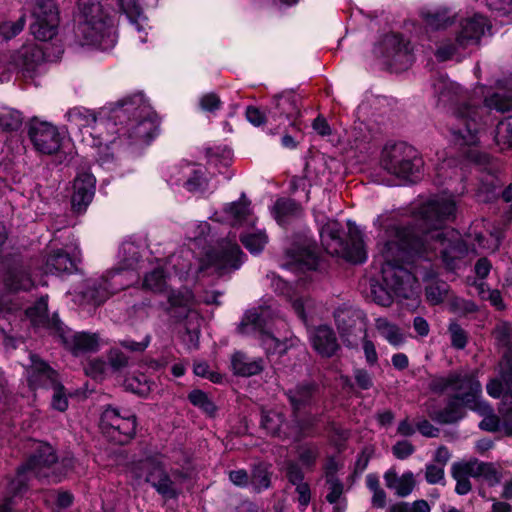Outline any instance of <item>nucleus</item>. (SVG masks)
I'll return each mask as SVG.
<instances>
[{"instance_id": "obj_29", "label": "nucleus", "mask_w": 512, "mask_h": 512, "mask_svg": "<svg viewBox=\"0 0 512 512\" xmlns=\"http://www.w3.org/2000/svg\"><path fill=\"white\" fill-rule=\"evenodd\" d=\"M313 348L323 357H331L339 349V344L334 331L322 325L315 328L310 334Z\"/></svg>"}, {"instance_id": "obj_43", "label": "nucleus", "mask_w": 512, "mask_h": 512, "mask_svg": "<svg viewBox=\"0 0 512 512\" xmlns=\"http://www.w3.org/2000/svg\"><path fill=\"white\" fill-rule=\"evenodd\" d=\"M449 295V285L438 279L430 281L425 287L426 300L431 305L444 302Z\"/></svg>"}, {"instance_id": "obj_17", "label": "nucleus", "mask_w": 512, "mask_h": 512, "mask_svg": "<svg viewBox=\"0 0 512 512\" xmlns=\"http://www.w3.org/2000/svg\"><path fill=\"white\" fill-rule=\"evenodd\" d=\"M29 137L35 149L42 154H54L59 151L62 144V136L58 128L37 118L32 119L30 123Z\"/></svg>"}, {"instance_id": "obj_15", "label": "nucleus", "mask_w": 512, "mask_h": 512, "mask_svg": "<svg viewBox=\"0 0 512 512\" xmlns=\"http://www.w3.org/2000/svg\"><path fill=\"white\" fill-rule=\"evenodd\" d=\"M31 32L40 41L51 40L57 34L59 11L54 0H37L32 9Z\"/></svg>"}, {"instance_id": "obj_53", "label": "nucleus", "mask_w": 512, "mask_h": 512, "mask_svg": "<svg viewBox=\"0 0 512 512\" xmlns=\"http://www.w3.org/2000/svg\"><path fill=\"white\" fill-rule=\"evenodd\" d=\"M47 310V297H41L35 306L28 308L25 313L34 325H39L46 319Z\"/></svg>"}, {"instance_id": "obj_4", "label": "nucleus", "mask_w": 512, "mask_h": 512, "mask_svg": "<svg viewBox=\"0 0 512 512\" xmlns=\"http://www.w3.org/2000/svg\"><path fill=\"white\" fill-rule=\"evenodd\" d=\"M505 88L502 87L501 91L485 97L483 107L475 108L461 103L452 108L448 126L454 142L460 145H476L481 123L485 122L484 112L496 110L503 113L512 110V83L508 92L504 91Z\"/></svg>"}, {"instance_id": "obj_26", "label": "nucleus", "mask_w": 512, "mask_h": 512, "mask_svg": "<svg viewBox=\"0 0 512 512\" xmlns=\"http://www.w3.org/2000/svg\"><path fill=\"white\" fill-rule=\"evenodd\" d=\"M65 346L74 354L95 352L99 349L100 342L96 334L86 332H73L69 329H61L60 334Z\"/></svg>"}, {"instance_id": "obj_37", "label": "nucleus", "mask_w": 512, "mask_h": 512, "mask_svg": "<svg viewBox=\"0 0 512 512\" xmlns=\"http://www.w3.org/2000/svg\"><path fill=\"white\" fill-rule=\"evenodd\" d=\"M474 478H482L489 486H495L501 481V474L492 463L481 462L478 459L467 461Z\"/></svg>"}, {"instance_id": "obj_31", "label": "nucleus", "mask_w": 512, "mask_h": 512, "mask_svg": "<svg viewBox=\"0 0 512 512\" xmlns=\"http://www.w3.org/2000/svg\"><path fill=\"white\" fill-rule=\"evenodd\" d=\"M121 11L127 16L131 25L139 33L142 43L146 42V28L148 27L147 17L143 14L138 0H118Z\"/></svg>"}, {"instance_id": "obj_28", "label": "nucleus", "mask_w": 512, "mask_h": 512, "mask_svg": "<svg viewBox=\"0 0 512 512\" xmlns=\"http://www.w3.org/2000/svg\"><path fill=\"white\" fill-rule=\"evenodd\" d=\"M377 49L383 57L389 59L390 65L398 61L405 62L406 64L411 62L408 49L403 43L402 38L397 34L386 35Z\"/></svg>"}, {"instance_id": "obj_34", "label": "nucleus", "mask_w": 512, "mask_h": 512, "mask_svg": "<svg viewBox=\"0 0 512 512\" xmlns=\"http://www.w3.org/2000/svg\"><path fill=\"white\" fill-rule=\"evenodd\" d=\"M385 485L399 497L408 496L414 489L415 479L411 471L399 476L394 470H388L384 475Z\"/></svg>"}, {"instance_id": "obj_39", "label": "nucleus", "mask_w": 512, "mask_h": 512, "mask_svg": "<svg viewBox=\"0 0 512 512\" xmlns=\"http://www.w3.org/2000/svg\"><path fill=\"white\" fill-rule=\"evenodd\" d=\"M272 214L278 224L284 225L288 223L291 218L299 216L301 214V208L291 199H279L272 208Z\"/></svg>"}, {"instance_id": "obj_7", "label": "nucleus", "mask_w": 512, "mask_h": 512, "mask_svg": "<svg viewBox=\"0 0 512 512\" xmlns=\"http://www.w3.org/2000/svg\"><path fill=\"white\" fill-rule=\"evenodd\" d=\"M122 250L129 252L132 257L125 260L123 267L109 271L100 278L87 280L83 293L87 301L94 305H101L114 293L125 289L136 281L137 274L133 271L138 262L136 247L133 244H125L122 246Z\"/></svg>"}, {"instance_id": "obj_3", "label": "nucleus", "mask_w": 512, "mask_h": 512, "mask_svg": "<svg viewBox=\"0 0 512 512\" xmlns=\"http://www.w3.org/2000/svg\"><path fill=\"white\" fill-rule=\"evenodd\" d=\"M430 387L436 392H453L448 404L438 416L443 423L460 420L464 416L463 407L477 413L488 411V403L482 399V385L473 374L454 372L436 377L431 381Z\"/></svg>"}, {"instance_id": "obj_30", "label": "nucleus", "mask_w": 512, "mask_h": 512, "mask_svg": "<svg viewBox=\"0 0 512 512\" xmlns=\"http://www.w3.org/2000/svg\"><path fill=\"white\" fill-rule=\"evenodd\" d=\"M342 226L335 220H328L320 229L321 243L330 255L340 254L344 249L341 238Z\"/></svg>"}, {"instance_id": "obj_60", "label": "nucleus", "mask_w": 512, "mask_h": 512, "mask_svg": "<svg viewBox=\"0 0 512 512\" xmlns=\"http://www.w3.org/2000/svg\"><path fill=\"white\" fill-rule=\"evenodd\" d=\"M327 483L329 485V492L326 495V499L329 503L334 504L340 499L343 493V484L333 475H328Z\"/></svg>"}, {"instance_id": "obj_13", "label": "nucleus", "mask_w": 512, "mask_h": 512, "mask_svg": "<svg viewBox=\"0 0 512 512\" xmlns=\"http://www.w3.org/2000/svg\"><path fill=\"white\" fill-rule=\"evenodd\" d=\"M335 321L340 335L347 343V346H356V339H351L350 337L354 333L360 334L366 362L370 366H374L378 362V354L374 343L367 338V330L362 318L349 309H338L335 312Z\"/></svg>"}, {"instance_id": "obj_5", "label": "nucleus", "mask_w": 512, "mask_h": 512, "mask_svg": "<svg viewBox=\"0 0 512 512\" xmlns=\"http://www.w3.org/2000/svg\"><path fill=\"white\" fill-rule=\"evenodd\" d=\"M65 117L76 127L87 128L88 136H84V141L96 149L98 163L109 168L114 162V153H109L110 144L116 143V139L111 137V131L116 127L112 109L109 112L103 109L97 116L86 108L74 107L67 111Z\"/></svg>"}, {"instance_id": "obj_45", "label": "nucleus", "mask_w": 512, "mask_h": 512, "mask_svg": "<svg viewBox=\"0 0 512 512\" xmlns=\"http://www.w3.org/2000/svg\"><path fill=\"white\" fill-rule=\"evenodd\" d=\"M169 285L170 284H168L167 276L160 268H157L151 273L147 274L143 282L144 288L154 293L167 292Z\"/></svg>"}, {"instance_id": "obj_35", "label": "nucleus", "mask_w": 512, "mask_h": 512, "mask_svg": "<svg viewBox=\"0 0 512 512\" xmlns=\"http://www.w3.org/2000/svg\"><path fill=\"white\" fill-rule=\"evenodd\" d=\"M75 269V258L61 249L54 250L48 255L44 267L45 273L51 274L72 273Z\"/></svg>"}, {"instance_id": "obj_11", "label": "nucleus", "mask_w": 512, "mask_h": 512, "mask_svg": "<svg viewBox=\"0 0 512 512\" xmlns=\"http://www.w3.org/2000/svg\"><path fill=\"white\" fill-rule=\"evenodd\" d=\"M271 316L269 308H253L248 310L238 326L243 335H257L267 354H283L288 348L297 344V338H286L281 341L267 330L268 319Z\"/></svg>"}, {"instance_id": "obj_54", "label": "nucleus", "mask_w": 512, "mask_h": 512, "mask_svg": "<svg viewBox=\"0 0 512 512\" xmlns=\"http://www.w3.org/2000/svg\"><path fill=\"white\" fill-rule=\"evenodd\" d=\"M448 332L451 338V345L455 349H464L467 345L468 336L466 331L456 322H451L448 326Z\"/></svg>"}, {"instance_id": "obj_51", "label": "nucleus", "mask_w": 512, "mask_h": 512, "mask_svg": "<svg viewBox=\"0 0 512 512\" xmlns=\"http://www.w3.org/2000/svg\"><path fill=\"white\" fill-rule=\"evenodd\" d=\"M188 399L194 406L209 415H213L216 410L214 403L209 399L207 394L201 390H193L190 392Z\"/></svg>"}, {"instance_id": "obj_27", "label": "nucleus", "mask_w": 512, "mask_h": 512, "mask_svg": "<svg viewBox=\"0 0 512 512\" xmlns=\"http://www.w3.org/2000/svg\"><path fill=\"white\" fill-rule=\"evenodd\" d=\"M44 59L42 48L34 43L22 46L13 56L14 64L28 76H32L41 67Z\"/></svg>"}, {"instance_id": "obj_62", "label": "nucleus", "mask_w": 512, "mask_h": 512, "mask_svg": "<svg viewBox=\"0 0 512 512\" xmlns=\"http://www.w3.org/2000/svg\"><path fill=\"white\" fill-rule=\"evenodd\" d=\"M511 332L512 329L509 324L500 323L495 327L493 335L500 346L507 347L510 344Z\"/></svg>"}, {"instance_id": "obj_47", "label": "nucleus", "mask_w": 512, "mask_h": 512, "mask_svg": "<svg viewBox=\"0 0 512 512\" xmlns=\"http://www.w3.org/2000/svg\"><path fill=\"white\" fill-rule=\"evenodd\" d=\"M123 385L127 391L139 396H146L151 390V383L143 374L127 377Z\"/></svg>"}, {"instance_id": "obj_63", "label": "nucleus", "mask_w": 512, "mask_h": 512, "mask_svg": "<svg viewBox=\"0 0 512 512\" xmlns=\"http://www.w3.org/2000/svg\"><path fill=\"white\" fill-rule=\"evenodd\" d=\"M295 487L297 493V502L300 509L304 511L308 507L311 500L310 486L308 483L302 482L295 485Z\"/></svg>"}, {"instance_id": "obj_22", "label": "nucleus", "mask_w": 512, "mask_h": 512, "mask_svg": "<svg viewBox=\"0 0 512 512\" xmlns=\"http://www.w3.org/2000/svg\"><path fill=\"white\" fill-rule=\"evenodd\" d=\"M209 263L220 272L238 269L245 258L238 244L231 240H223L219 249L208 255Z\"/></svg>"}, {"instance_id": "obj_33", "label": "nucleus", "mask_w": 512, "mask_h": 512, "mask_svg": "<svg viewBox=\"0 0 512 512\" xmlns=\"http://www.w3.org/2000/svg\"><path fill=\"white\" fill-rule=\"evenodd\" d=\"M231 367L236 375L250 377L259 374L264 363L261 358H251L242 352H235L231 358Z\"/></svg>"}, {"instance_id": "obj_58", "label": "nucleus", "mask_w": 512, "mask_h": 512, "mask_svg": "<svg viewBox=\"0 0 512 512\" xmlns=\"http://www.w3.org/2000/svg\"><path fill=\"white\" fill-rule=\"evenodd\" d=\"M107 371V364L101 359H93L85 366V373L96 380L104 378Z\"/></svg>"}, {"instance_id": "obj_12", "label": "nucleus", "mask_w": 512, "mask_h": 512, "mask_svg": "<svg viewBox=\"0 0 512 512\" xmlns=\"http://www.w3.org/2000/svg\"><path fill=\"white\" fill-rule=\"evenodd\" d=\"M486 29H489L487 20L481 15L463 19L456 31L455 40L444 42L438 47L436 51L437 58L445 61L460 50L478 45Z\"/></svg>"}, {"instance_id": "obj_32", "label": "nucleus", "mask_w": 512, "mask_h": 512, "mask_svg": "<svg viewBox=\"0 0 512 512\" xmlns=\"http://www.w3.org/2000/svg\"><path fill=\"white\" fill-rule=\"evenodd\" d=\"M336 255L353 263H362L366 260L367 254L363 235L357 227L349 228V242L344 243L343 251Z\"/></svg>"}, {"instance_id": "obj_42", "label": "nucleus", "mask_w": 512, "mask_h": 512, "mask_svg": "<svg viewBox=\"0 0 512 512\" xmlns=\"http://www.w3.org/2000/svg\"><path fill=\"white\" fill-rule=\"evenodd\" d=\"M5 286L11 291L29 290L34 286V282L29 277L26 270L19 268L11 270L5 278Z\"/></svg>"}, {"instance_id": "obj_49", "label": "nucleus", "mask_w": 512, "mask_h": 512, "mask_svg": "<svg viewBox=\"0 0 512 512\" xmlns=\"http://www.w3.org/2000/svg\"><path fill=\"white\" fill-rule=\"evenodd\" d=\"M250 484L256 492L265 490L270 486V473L265 465L260 464L254 467Z\"/></svg>"}, {"instance_id": "obj_50", "label": "nucleus", "mask_w": 512, "mask_h": 512, "mask_svg": "<svg viewBox=\"0 0 512 512\" xmlns=\"http://www.w3.org/2000/svg\"><path fill=\"white\" fill-rule=\"evenodd\" d=\"M298 459L307 469H311L319 456V448L315 444L306 443L298 447Z\"/></svg>"}, {"instance_id": "obj_14", "label": "nucleus", "mask_w": 512, "mask_h": 512, "mask_svg": "<svg viewBox=\"0 0 512 512\" xmlns=\"http://www.w3.org/2000/svg\"><path fill=\"white\" fill-rule=\"evenodd\" d=\"M486 390L489 396L502 398L498 411L505 433L512 436V366L508 364L507 370L501 371L500 378L491 379Z\"/></svg>"}, {"instance_id": "obj_2", "label": "nucleus", "mask_w": 512, "mask_h": 512, "mask_svg": "<svg viewBox=\"0 0 512 512\" xmlns=\"http://www.w3.org/2000/svg\"><path fill=\"white\" fill-rule=\"evenodd\" d=\"M112 113L116 127L111 131V137L116 139V143L110 144L109 153H114V159L119 156L124 146L153 137L155 122L142 95L118 101L112 108Z\"/></svg>"}, {"instance_id": "obj_1", "label": "nucleus", "mask_w": 512, "mask_h": 512, "mask_svg": "<svg viewBox=\"0 0 512 512\" xmlns=\"http://www.w3.org/2000/svg\"><path fill=\"white\" fill-rule=\"evenodd\" d=\"M456 205L451 197L437 196L418 210L417 230L390 226L380 235L378 249L383 258L381 267L385 287L372 286L373 299L381 306H389L393 294L408 298L414 291L416 276L404 267L415 257L432 260L441 256L451 261L468 252L467 243L458 231L443 225L455 217Z\"/></svg>"}, {"instance_id": "obj_52", "label": "nucleus", "mask_w": 512, "mask_h": 512, "mask_svg": "<svg viewBox=\"0 0 512 512\" xmlns=\"http://www.w3.org/2000/svg\"><path fill=\"white\" fill-rule=\"evenodd\" d=\"M501 233L495 232L490 233L489 238H485L482 234L476 233L475 234V241L476 244H473V250L477 252V248L488 250V251H495L498 249L500 243H501Z\"/></svg>"}, {"instance_id": "obj_48", "label": "nucleus", "mask_w": 512, "mask_h": 512, "mask_svg": "<svg viewBox=\"0 0 512 512\" xmlns=\"http://www.w3.org/2000/svg\"><path fill=\"white\" fill-rule=\"evenodd\" d=\"M423 19L426 29L432 31L444 29L451 23V18L445 11L423 13Z\"/></svg>"}, {"instance_id": "obj_64", "label": "nucleus", "mask_w": 512, "mask_h": 512, "mask_svg": "<svg viewBox=\"0 0 512 512\" xmlns=\"http://www.w3.org/2000/svg\"><path fill=\"white\" fill-rule=\"evenodd\" d=\"M354 379L357 386L362 390H368L373 386L372 374L363 368L354 370Z\"/></svg>"}, {"instance_id": "obj_40", "label": "nucleus", "mask_w": 512, "mask_h": 512, "mask_svg": "<svg viewBox=\"0 0 512 512\" xmlns=\"http://www.w3.org/2000/svg\"><path fill=\"white\" fill-rule=\"evenodd\" d=\"M375 327L379 334L392 346L399 347L405 342V335L401 329L394 323L385 318H377Z\"/></svg>"}, {"instance_id": "obj_36", "label": "nucleus", "mask_w": 512, "mask_h": 512, "mask_svg": "<svg viewBox=\"0 0 512 512\" xmlns=\"http://www.w3.org/2000/svg\"><path fill=\"white\" fill-rule=\"evenodd\" d=\"M318 265V256L311 247L298 248L292 251L291 262L289 267L294 271H311L315 270Z\"/></svg>"}, {"instance_id": "obj_21", "label": "nucleus", "mask_w": 512, "mask_h": 512, "mask_svg": "<svg viewBox=\"0 0 512 512\" xmlns=\"http://www.w3.org/2000/svg\"><path fill=\"white\" fill-rule=\"evenodd\" d=\"M211 219L220 223H229L233 226L254 224L250 201L244 193L241 194L238 201L226 204L221 211H215Z\"/></svg>"}, {"instance_id": "obj_25", "label": "nucleus", "mask_w": 512, "mask_h": 512, "mask_svg": "<svg viewBox=\"0 0 512 512\" xmlns=\"http://www.w3.org/2000/svg\"><path fill=\"white\" fill-rule=\"evenodd\" d=\"M299 101L300 97L294 92H283L274 96L269 108V118L284 116L292 126H296V119L300 115Z\"/></svg>"}, {"instance_id": "obj_46", "label": "nucleus", "mask_w": 512, "mask_h": 512, "mask_svg": "<svg viewBox=\"0 0 512 512\" xmlns=\"http://www.w3.org/2000/svg\"><path fill=\"white\" fill-rule=\"evenodd\" d=\"M495 142L502 150L512 148V117L498 123L495 131Z\"/></svg>"}, {"instance_id": "obj_24", "label": "nucleus", "mask_w": 512, "mask_h": 512, "mask_svg": "<svg viewBox=\"0 0 512 512\" xmlns=\"http://www.w3.org/2000/svg\"><path fill=\"white\" fill-rule=\"evenodd\" d=\"M95 177L88 172L78 173L73 182L71 196L72 208L76 212H83L91 203L95 193Z\"/></svg>"}, {"instance_id": "obj_57", "label": "nucleus", "mask_w": 512, "mask_h": 512, "mask_svg": "<svg viewBox=\"0 0 512 512\" xmlns=\"http://www.w3.org/2000/svg\"><path fill=\"white\" fill-rule=\"evenodd\" d=\"M483 416V420L480 422L479 427L482 430L495 432L499 430L501 425L500 418L494 414L492 407L488 404V411L484 413H478Z\"/></svg>"}, {"instance_id": "obj_23", "label": "nucleus", "mask_w": 512, "mask_h": 512, "mask_svg": "<svg viewBox=\"0 0 512 512\" xmlns=\"http://www.w3.org/2000/svg\"><path fill=\"white\" fill-rule=\"evenodd\" d=\"M31 364L26 368V376L29 387L36 391L38 389H49L58 381V375L46 362L38 356H30Z\"/></svg>"}, {"instance_id": "obj_38", "label": "nucleus", "mask_w": 512, "mask_h": 512, "mask_svg": "<svg viewBox=\"0 0 512 512\" xmlns=\"http://www.w3.org/2000/svg\"><path fill=\"white\" fill-rule=\"evenodd\" d=\"M433 90L438 101L443 104L457 101L460 95V87L444 76H439L433 82Z\"/></svg>"}, {"instance_id": "obj_41", "label": "nucleus", "mask_w": 512, "mask_h": 512, "mask_svg": "<svg viewBox=\"0 0 512 512\" xmlns=\"http://www.w3.org/2000/svg\"><path fill=\"white\" fill-rule=\"evenodd\" d=\"M451 474L456 481L455 491L459 495H465L471 490L469 477H472L467 461L454 463L451 467Z\"/></svg>"}, {"instance_id": "obj_19", "label": "nucleus", "mask_w": 512, "mask_h": 512, "mask_svg": "<svg viewBox=\"0 0 512 512\" xmlns=\"http://www.w3.org/2000/svg\"><path fill=\"white\" fill-rule=\"evenodd\" d=\"M314 387L310 384L299 385L286 392V395L293 408L294 422L305 429L311 427L314 418L306 413V408L310 405L313 396Z\"/></svg>"}, {"instance_id": "obj_56", "label": "nucleus", "mask_w": 512, "mask_h": 512, "mask_svg": "<svg viewBox=\"0 0 512 512\" xmlns=\"http://www.w3.org/2000/svg\"><path fill=\"white\" fill-rule=\"evenodd\" d=\"M168 301L171 306L190 307L193 302V294L187 288L179 291H171L168 293Z\"/></svg>"}, {"instance_id": "obj_18", "label": "nucleus", "mask_w": 512, "mask_h": 512, "mask_svg": "<svg viewBox=\"0 0 512 512\" xmlns=\"http://www.w3.org/2000/svg\"><path fill=\"white\" fill-rule=\"evenodd\" d=\"M170 182L189 192H202L207 187L206 169L199 164L183 163L171 169Z\"/></svg>"}, {"instance_id": "obj_61", "label": "nucleus", "mask_w": 512, "mask_h": 512, "mask_svg": "<svg viewBox=\"0 0 512 512\" xmlns=\"http://www.w3.org/2000/svg\"><path fill=\"white\" fill-rule=\"evenodd\" d=\"M221 100L215 93H206L199 99V105L203 111L214 112L221 107Z\"/></svg>"}, {"instance_id": "obj_8", "label": "nucleus", "mask_w": 512, "mask_h": 512, "mask_svg": "<svg viewBox=\"0 0 512 512\" xmlns=\"http://www.w3.org/2000/svg\"><path fill=\"white\" fill-rule=\"evenodd\" d=\"M57 457L53 447L47 443H36L34 453L28 461L18 469L17 478L12 480L8 486V492L12 496L0 500V512H11L16 498L26 488L25 473L31 472L37 477H50L52 466L56 463Z\"/></svg>"}, {"instance_id": "obj_10", "label": "nucleus", "mask_w": 512, "mask_h": 512, "mask_svg": "<svg viewBox=\"0 0 512 512\" xmlns=\"http://www.w3.org/2000/svg\"><path fill=\"white\" fill-rule=\"evenodd\" d=\"M144 480L163 499H177L183 492V484L187 479L179 469L167 470L162 458H147L141 463Z\"/></svg>"}, {"instance_id": "obj_55", "label": "nucleus", "mask_w": 512, "mask_h": 512, "mask_svg": "<svg viewBox=\"0 0 512 512\" xmlns=\"http://www.w3.org/2000/svg\"><path fill=\"white\" fill-rule=\"evenodd\" d=\"M49 389H52L53 391L51 401L52 407L60 412L65 411L68 407V399L64 392V387L59 381H57L52 386H50Z\"/></svg>"}, {"instance_id": "obj_59", "label": "nucleus", "mask_w": 512, "mask_h": 512, "mask_svg": "<svg viewBox=\"0 0 512 512\" xmlns=\"http://www.w3.org/2000/svg\"><path fill=\"white\" fill-rule=\"evenodd\" d=\"M25 25V18L20 17L16 22H5L0 25V35L8 40L19 34Z\"/></svg>"}, {"instance_id": "obj_16", "label": "nucleus", "mask_w": 512, "mask_h": 512, "mask_svg": "<svg viewBox=\"0 0 512 512\" xmlns=\"http://www.w3.org/2000/svg\"><path fill=\"white\" fill-rule=\"evenodd\" d=\"M100 426L116 443L124 444L135 434L136 418L130 412L122 414L118 409L108 407L101 415Z\"/></svg>"}, {"instance_id": "obj_44", "label": "nucleus", "mask_w": 512, "mask_h": 512, "mask_svg": "<svg viewBox=\"0 0 512 512\" xmlns=\"http://www.w3.org/2000/svg\"><path fill=\"white\" fill-rule=\"evenodd\" d=\"M240 239L244 247L252 254H259L268 242V237L262 230L242 234Z\"/></svg>"}, {"instance_id": "obj_20", "label": "nucleus", "mask_w": 512, "mask_h": 512, "mask_svg": "<svg viewBox=\"0 0 512 512\" xmlns=\"http://www.w3.org/2000/svg\"><path fill=\"white\" fill-rule=\"evenodd\" d=\"M261 426L272 436L280 438L300 439L305 434V428L299 426L297 422L288 425L284 422L283 414L279 410L263 411L261 417Z\"/></svg>"}, {"instance_id": "obj_6", "label": "nucleus", "mask_w": 512, "mask_h": 512, "mask_svg": "<svg viewBox=\"0 0 512 512\" xmlns=\"http://www.w3.org/2000/svg\"><path fill=\"white\" fill-rule=\"evenodd\" d=\"M75 36L81 45L107 49L115 44V33L108 12L96 0H78Z\"/></svg>"}, {"instance_id": "obj_9", "label": "nucleus", "mask_w": 512, "mask_h": 512, "mask_svg": "<svg viewBox=\"0 0 512 512\" xmlns=\"http://www.w3.org/2000/svg\"><path fill=\"white\" fill-rule=\"evenodd\" d=\"M380 165L391 175L415 182L420 178L423 160L412 146L395 143L383 148Z\"/></svg>"}]
</instances>
